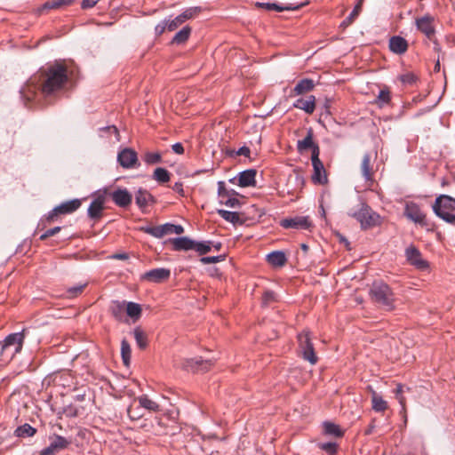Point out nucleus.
<instances>
[{"label": "nucleus", "mask_w": 455, "mask_h": 455, "mask_svg": "<svg viewBox=\"0 0 455 455\" xmlns=\"http://www.w3.org/2000/svg\"><path fill=\"white\" fill-rule=\"evenodd\" d=\"M298 342L302 357L311 364H315L317 363V356L315 353L309 331H303L298 334Z\"/></svg>", "instance_id": "obj_6"}, {"label": "nucleus", "mask_w": 455, "mask_h": 455, "mask_svg": "<svg viewBox=\"0 0 455 455\" xmlns=\"http://www.w3.org/2000/svg\"><path fill=\"white\" fill-rule=\"evenodd\" d=\"M315 147H318L317 144H315L314 141H313V131L312 129H309L307 131V136L301 140H298V143H297V149L299 153H303L304 151L307 150V149H311L312 152L314 151V148Z\"/></svg>", "instance_id": "obj_25"}, {"label": "nucleus", "mask_w": 455, "mask_h": 455, "mask_svg": "<svg viewBox=\"0 0 455 455\" xmlns=\"http://www.w3.org/2000/svg\"><path fill=\"white\" fill-rule=\"evenodd\" d=\"M236 195L228 194V196L220 198L219 201L221 204H224L230 208H237L240 206V201L235 197Z\"/></svg>", "instance_id": "obj_41"}, {"label": "nucleus", "mask_w": 455, "mask_h": 455, "mask_svg": "<svg viewBox=\"0 0 455 455\" xmlns=\"http://www.w3.org/2000/svg\"><path fill=\"white\" fill-rule=\"evenodd\" d=\"M212 247H213L216 251H220L222 247V243L220 242H212Z\"/></svg>", "instance_id": "obj_64"}, {"label": "nucleus", "mask_w": 455, "mask_h": 455, "mask_svg": "<svg viewBox=\"0 0 455 455\" xmlns=\"http://www.w3.org/2000/svg\"><path fill=\"white\" fill-rule=\"evenodd\" d=\"M213 362L212 359H202L201 357H195L187 359L183 364L184 369L193 372H204L210 370Z\"/></svg>", "instance_id": "obj_13"}, {"label": "nucleus", "mask_w": 455, "mask_h": 455, "mask_svg": "<svg viewBox=\"0 0 455 455\" xmlns=\"http://www.w3.org/2000/svg\"><path fill=\"white\" fill-rule=\"evenodd\" d=\"M133 335L137 346L141 349L146 348L148 346V337L147 334L142 331V329L140 327H136L133 330Z\"/></svg>", "instance_id": "obj_37"}, {"label": "nucleus", "mask_w": 455, "mask_h": 455, "mask_svg": "<svg viewBox=\"0 0 455 455\" xmlns=\"http://www.w3.org/2000/svg\"><path fill=\"white\" fill-rule=\"evenodd\" d=\"M109 311L115 319L123 321L125 312V301L113 300L110 304Z\"/></svg>", "instance_id": "obj_26"}, {"label": "nucleus", "mask_w": 455, "mask_h": 455, "mask_svg": "<svg viewBox=\"0 0 455 455\" xmlns=\"http://www.w3.org/2000/svg\"><path fill=\"white\" fill-rule=\"evenodd\" d=\"M141 230L156 238H162L165 235L169 234L181 235L184 233V228L181 225H175L172 223H165L156 227L147 226L141 228Z\"/></svg>", "instance_id": "obj_7"}, {"label": "nucleus", "mask_w": 455, "mask_h": 455, "mask_svg": "<svg viewBox=\"0 0 455 455\" xmlns=\"http://www.w3.org/2000/svg\"><path fill=\"white\" fill-rule=\"evenodd\" d=\"M403 84H412L416 81V76L411 73H407L400 76Z\"/></svg>", "instance_id": "obj_57"}, {"label": "nucleus", "mask_w": 455, "mask_h": 455, "mask_svg": "<svg viewBox=\"0 0 455 455\" xmlns=\"http://www.w3.org/2000/svg\"><path fill=\"white\" fill-rule=\"evenodd\" d=\"M112 259H121V260H125L129 258L128 254L125 253V252H123V253H116V254H113L111 256Z\"/></svg>", "instance_id": "obj_61"}, {"label": "nucleus", "mask_w": 455, "mask_h": 455, "mask_svg": "<svg viewBox=\"0 0 455 455\" xmlns=\"http://www.w3.org/2000/svg\"><path fill=\"white\" fill-rule=\"evenodd\" d=\"M68 80L67 67L59 61L48 65L37 76L31 77L21 87L20 98L27 107L37 102L38 89L41 94L48 97L61 90Z\"/></svg>", "instance_id": "obj_1"}, {"label": "nucleus", "mask_w": 455, "mask_h": 455, "mask_svg": "<svg viewBox=\"0 0 455 455\" xmlns=\"http://www.w3.org/2000/svg\"><path fill=\"white\" fill-rule=\"evenodd\" d=\"M80 206L81 201L79 199H73L64 202L49 212L46 216V220L48 221H52L58 215L70 214L76 212Z\"/></svg>", "instance_id": "obj_10"}, {"label": "nucleus", "mask_w": 455, "mask_h": 455, "mask_svg": "<svg viewBox=\"0 0 455 455\" xmlns=\"http://www.w3.org/2000/svg\"><path fill=\"white\" fill-rule=\"evenodd\" d=\"M200 11L199 7H190L186 9L183 12H181L179 16L180 20L184 23L188 20L193 18L198 12Z\"/></svg>", "instance_id": "obj_47"}, {"label": "nucleus", "mask_w": 455, "mask_h": 455, "mask_svg": "<svg viewBox=\"0 0 455 455\" xmlns=\"http://www.w3.org/2000/svg\"><path fill=\"white\" fill-rule=\"evenodd\" d=\"M66 411H67V415L69 417H76L77 415L76 410L73 409L71 407L68 410H67Z\"/></svg>", "instance_id": "obj_63"}, {"label": "nucleus", "mask_w": 455, "mask_h": 455, "mask_svg": "<svg viewBox=\"0 0 455 455\" xmlns=\"http://www.w3.org/2000/svg\"><path fill=\"white\" fill-rule=\"evenodd\" d=\"M407 41L399 36H394L389 39V49L396 54H403L407 51Z\"/></svg>", "instance_id": "obj_21"}, {"label": "nucleus", "mask_w": 455, "mask_h": 455, "mask_svg": "<svg viewBox=\"0 0 455 455\" xmlns=\"http://www.w3.org/2000/svg\"><path fill=\"white\" fill-rule=\"evenodd\" d=\"M323 427L325 435L335 437H341L344 435V432L340 429L339 426L332 422L325 421L323 422Z\"/></svg>", "instance_id": "obj_34"}, {"label": "nucleus", "mask_w": 455, "mask_h": 455, "mask_svg": "<svg viewBox=\"0 0 455 455\" xmlns=\"http://www.w3.org/2000/svg\"><path fill=\"white\" fill-rule=\"evenodd\" d=\"M256 170L247 169L239 172L237 176V185L241 188L254 187L256 185ZM236 178L231 179L229 181L234 183Z\"/></svg>", "instance_id": "obj_16"}, {"label": "nucleus", "mask_w": 455, "mask_h": 455, "mask_svg": "<svg viewBox=\"0 0 455 455\" xmlns=\"http://www.w3.org/2000/svg\"><path fill=\"white\" fill-rule=\"evenodd\" d=\"M153 178L159 183H166L170 180V172L163 167H158L155 170Z\"/></svg>", "instance_id": "obj_40"}, {"label": "nucleus", "mask_w": 455, "mask_h": 455, "mask_svg": "<svg viewBox=\"0 0 455 455\" xmlns=\"http://www.w3.org/2000/svg\"><path fill=\"white\" fill-rule=\"evenodd\" d=\"M320 148L319 147H315L311 155V161L314 169V174L312 175V180L315 183L323 184L327 181V177L325 174V170L322 161L319 158Z\"/></svg>", "instance_id": "obj_8"}, {"label": "nucleus", "mask_w": 455, "mask_h": 455, "mask_svg": "<svg viewBox=\"0 0 455 455\" xmlns=\"http://www.w3.org/2000/svg\"><path fill=\"white\" fill-rule=\"evenodd\" d=\"M170 241L172 243L173 250L178 251L194 250L196 245V241L188 236L175 237Z\"/></svg>", "instance_id": "obj_20"}, {"label": "nucleus", "mask_w": 455, "mask_h": 455, "mask_svg": "<svg viewBox=\"0 0 455 455\" xmlns=\"http://www.w3.org/2000/svg\"><path fill=\"white\" fill-rule=\"evenodd\" d=\"M404 215L411 221L418 224L425 223V214L420 210V207L413 203H407L404 209Z\"/></svg>", "instance_id": "obj_17"}, {"label": "nucleus", "mask_w": 455, "mask_h": 455, "mask_svg": "<svg viewBox=\"0 0 455 455\" xmlns=\"http://www.w3.org/2000/svg\"><path fill=\"white\" fill-rule=\"evenodd\" d=\"M121 355L124 365L128 366L131 361L132 349L126 339H123L121 342Z\"/></svg>", "instance_id": "obj_39"}, {"label": "nucleus", "mask_w": 455, "mask_h": 455, "mask_svg": "<svg viewBox=\"0 0 455 455\" xmlns=\"http://www.w3.org/2000/svg\"><path fill=\"white\" fill-rule=\"evenodd\" d=\"M173 190L180 193V192H183V186H182V183L180 182H176L173 186Z\"/></svg>", "instance_id": "obj_62"}, {"label": "nucleus", "mask_w": 455, "mask_h": 455, "mask_svg": "<svg viewBox=\"0 0 455 455\" xmlns=\"http://www.w3.org/2000/svg\"><path fill=\"white\" fill-rule=\"evenodd\" d=\"M171 275V271L168 268L159 267L154 268L146 272L142 278L153 283H161L167 280Z\"/></svg>", "instance_id": "obj_18"}, {"label": "nucleus", "mask_w": 455, "mask_h": 455, "mask_svg": "<svg viewBox=\"0 0 455 455\" xmlns=\"http://www.w3.org/2000/svg\"><path fill=\"white\" fill-rule=\"evenodd\" d=\"M267 262L275 267H283L287 261L286 255L283 251H272L267 256Z\"/></svg>", "instance_id": "obj_28"}, {"label": "nucleus", "mask_w": 455, "mask_h": 455, "mask_svg": "<svg viewBox=\"0 0 455 455\" xmlns=\"http://www.w3.org/2000/svg\"><path fill=\"white\" fill-rule=\"evenodd\" d=\"M200 11L199 7H190L186 9L183 12H181L179 16L180 20L184 23L188 20L193 18L198 12Z\"/></svg>", "instance_id": "obj_48"}, {"label": "nucleus", "mask_w": 455, "mask_h": 455, "mask_svg": "<svg viewBox=\"0 0 455 455\" xmlns=\"http://www.w3.org/2000/svg\"><path fill=\"white\" fill-rule=\"evenodd\" d=\"M228 194L237 195V193L234 189L228 190L226 188V185H225L224 181H219L218 182V197H219V199L223 198V196H228Z\"/></svg>", "instance_id": "obj_52"}, {"label": "nucleus", "mask_w": 455, "mask_h": 455, "mask_svg": "<svg viewBox=\"0 0 455 455\" xmlns=\"http://www.w3.org/2000/svg\"><path fill=\"white\" fill-rule=\"evenodd\" d=\"M363 2V0H358L353 11H351V13L342 21L341 26L348 27L353 23L355 19L359 15L361 12Z\"/></svg>", "instance_id": "obj_38"}, {"label": "nucleus", "mask_w": 455, "mask_h": 455, "mask_svg": "<svg viewBox=\"0 0 455 455\" xmlns=\"http://www.w3.org/2000/svg\"><path fill=\"white\" fill-rule=\"evenodd\" d=\"M86 285H87V283H81V284H77V285L69 287L67 290V297L69 299L77 297L79 294H81L83 292V291L86 287Z\"/></svg>", "instance_id": "obj_49"}, {"label": "nucleus", "mask_w": 455, "mask_h": 455, "mask_svg": "<svg viewBox=\"0 0 455 455\" xmlns=\"http://www.w3.org/2000/svg\"><path fill=\"white\" fill-rule=\"evenodd\" d=\"M250 153H251L250 148L246 146H243L235 152V155L249 157Z\"/></svg>", "instance_id": "obj_59"}, {"label": "nucleus", "mask_w": 455, "mask_h": 455, "mask_svg": "<svg viewBox=\"0 0 455 455\" xmlns=\"http://www.w3.org/2000/svg\"><path fill=\"white\" fill-rule=\"evenodd\" d=\"M191 34V28L189 26H185L179 32L175 34L172 40V44H182L188 41Z\"/></svg>", "instance_id": "obj_32"}, {"label": "nucleus", "mask_w": 455, "mask_h": 455, "mask_svg": "<svg viewBox=\"0 0 455 455\" xmlns=\"http://www.w3.org/2000/svg\"><path fill=\"white\" fill-rule=\"evenodd\" d=\"M14 433L16 436L25 438L33 436L36 433V429L29 424L25 423L22 426L18 427Z\"/></svg>", "instance_id": "obj_36"}, {"label": "nucleus", "mask_w": 455, "mask_h": 455, "mask_svg": "<svg viewBox=\"0 0 455 455\" xmlns=\"http://www.w3.org/2000/svg\"><path fill=\"white\" fill-rule=\"evenodd\" d=\"M370 163H371V156L369 153H366L363 155V157L362 160V164H361L362 175L363 176V178L366 180H371V176H372L371 169L370 167Z\"/></svg>", "instance_id": "obj_35"}, {"label": "nucleus", "mask_w": 455, "mask_h": 455, "mask_svg": "<svg viewBox=\"0 0 455 455\" xmlns=\"http://www.w3.org/2000/svg\"><path fill=\"white\" fill-rule=\"evenodd\" d=\"M225 259V255L219 256H204L200 259L203 264H213L218 263Z\"/></svg>", "instance_id": "obj_53"}, {"label": "nucleus", "mask_w": 455, "mask_h": 455, "mask_svg": "<svg viewBox=\"0 0 455 455\" xmlns=\"http://www.w3.org/2000/svg\"><path fill=\"white\" fill-rule=\"evenodd\" d=\"M74 0H52L44 3V9H58L62 6L70 5Z\"/></svg>", "instance_id": "obj_42"}, {"label": "nucleus", "mask_w": 455, "mask_h": 455, "mask_svg": "<svg viewBox=\"0 0 455 455\" xmlns=\"http://www.w3.org/2000/svg\"><path fill=\"white\" fill-rule=\"evenodd\" d=\"M117 162L124 169H132L140 166L138 155L131 148H123L118 152Z\"/></svg>", "instance_id": "obj_11"}, {"label": "nucleus", "mask_w": 455, "mask_h": 455, "mask_svg": "<svg viewBox=\"0 0 455 455\" xmlns=\"http://www.w3.org/2000/svg\"><path fill=\"white\" fill-rule=\"evenodd\" d=\"M434 212L447 222L455 220V199L446 196H439L433 205Z\"/></svg>", "instance_id": "obj_5"}, {"label": "nucleus", "mask_w": 455, "mask_h": 455, "mask_svg": "<svg viewBox=\"0 0 455 455\" xmlns=\"http://www.w3.org/2000/svg\"><path fill=\"white\" fill-rule=\"evenodd\" d=\"M60 229H61L60 227H55V228H50V229L46 230L44 233H43L40 235V240L41 241L46 240L48 237L52 236V235L58 234L60 231Z\"/></svg>", "instance_id": "obj_56"}, {"label": "nucleus", "mask_w": 455, "mask_h": 455, "mask_svg": "<svg viewBox=\"0 0 455 455\" xmlns=\"http://www.w3.org/2000/svg\"><path fill=\"white\" fill-rule=\"evenodd\" d=\"M319 448L329 455H334L337 452L338 445L336 443L329 442V443H319Z\"/></svg>", "instance_id": "obj_51"}, {"label": "nucleus", "mask_w": 455, "mask_h": 455, "mask_svg": "<svg viewBox=\"0 0 455 455\" xmlns=\"http://www.w3.org/2000/svg\"><path fill=\"white\" fill-rule=\"evenodd\" d=\"M113 202L119 207L126 208L132 204V196L125 188H118L111 193Z\"/></svg>", "instance_id": "obj_19"}, {"label": "nucleus", "mask_w": 455, "mask_h": 455, "mask_svg": "<svg viewBox=\"0 0 455 455\" xmlns=\"http://www.w3.org/2000/svg\"><path fill=\"white\" fill-rule=\"evenodd\" d=\"M405 257L411 265L419 270H426L429 267L428 262L422 258L421 252L414 245L406 248Z\"/></svg>", "instance_id": "obj_12"}, {"label": "nucleus", "mask_w": 455, "mask_h": 455, "mask_svg": "<svg viewBox=\"0 0 455 455\" xmlns=\"http://www.w3.org/2000/svg\"><path fill=\"white\" fill-rule=\"evenodd\" d=\"M100 0H83L81 4L82 9H89L96 5Z\"/></svg>", "instance_id": "obj_58"}, {"label": "nucleus", "mask_w": 455, "mask_h": 455, "mask_svg": "<svg viewBox=\"0 0 455 455\" xmlns=\"http://www.w3.org/2000/svg\"><path fill=\"white\" fill-rule=\"evenodd\" d=\"M217 213L226 221L233 225H243V220H241L239 213L236 212H230L223 209H218Z\"/></svg>", "instance_id": "obj_27"}, {"label": "nucleus", "mask_w": 455, "mask_h": 455, "mask_svg": "<svg viewBox=\"0 0 455 455\" xmlns=\"http://www.w3.org/2000/svg\"><path fill=\"white\" fill-rule=\"evenodd\" d=\"M25 335L24 331L9 334L3 341L0 342V355L4 361H11L14 355L22 349Z\"/></svg>", "instance_id": "obj_3"}, {"label": "nucleus", "mask_w": 455, "mask_h": 455, "mask_svg": "<svg viewBox=\"0 0 455 455\" xmlns=\"http://www.w3.org/2000/svg\"><path fill=\"white\" fill-rule=\"evenodd\" d=\"M403 385L397 384L395 389L394 390L395 398L398 400L399 403L401 404V412L405 413V398L403 395Z\"/></svg>", "instance_id": "obj_46"}, {"label": "nucleus", "mask_w": 455, "mask_h": 455, "mask_svg": "<svg viewBox=\"0 0 455 455\" xmlns=\"http://www.w3.org/2000/svg\"><path fill=\"white\" fill-rule=\"evenodd\" d=\"M371 299L386 310L395 308V294L388 284L384 282H374L370 289Z\"/></svg>", "instance_id": "obj_2"}, {"label": "nucleus", "mask_w": 455, "mask_h": 455, "mask_svg": "<svg viewBox=\"0 0 455 455\" xmlns=\"http://www.w3.org/2000/svg\"><path fill=\"white\" fill-rule=\"evenodd\" d=\"M434 17L430 15H425L416 20V27L417 28L423 33L429 40L434 41L435 49L438 50V44L435 42V29L434 27Z\"/></svg>", "instance_id": "obj_9"}, {"label": "nucleus", "mask_w": 455, "mask_h": 455, "mask_svg": "<svg viewBox=\"0 0 455 455\" xmlns=\"http://www.w3.org/2000/svg\"><path fill=\"white\" fill-rule=\"evenodd\" d=\"M143 160L148 164H156L161 163L162 156L158 152H147L143 156Z\"/></svg>", "instance_id": "obj_45"}, {"label": "nucleus", "mask_w": 455, "mask_h": 455, "mask_svg": "<svg viewBox=\"0 0 455 455\" xmlns=\"http://www.w3.org/2000/svg\"><path fill=\"white\" fill-rule=\"evenodd\" d=\"M104 198L99 196L92 200L88 208V216L92 220H99L102 215V211L104 209Z\"/></svg>", "instance_id": "obj_22"}, {"label": "nucleus", "mask_w": 455, "mask_h": 455, "mask_svg": "<svg viewBox=\"0 0 455 455\" xmlns=\"http://www.w3.org/2000/svg\"><path fill=\"white\" fill-rule=\"evenodd\" d=\"M280 225L283 228L308 229L311 222L307 216H296L282 220Z\"/></svg>", "instance_id": "obj_14"}, {"label": "nucleus", "mask_w": 455, "mask_h": 455, "mask_svg": "<svg viewBox=\"0 0 455 455\" xmlns=\"http://www.w3.org/2000/svg\"><path fill=\"white\" fill-rule=\"evenodd\" d=\"M391 97L388 90H381L378 95L376 102L379 107L390 102Z\"/></svg>", "instance_id": "obj_50"}, {"label": "nucleus", "mask_w": 455, "mask_h": 455, "mask_svg": "<svg viewBox=\"0 0 455 455\" xmlns=\"http://www.w3.org/2000/svg\"><path fill=\"white\" fill-rule=\"evenodd\" d=\"M293 108L301 109L305 111L307 114H312L315 109V97L313 95H310L307 100H304L302 98L298 99L293 103Z\"/></svg>", "instance_id": "obj_23"}, {"label": "nucleus", "mask_w": 455, "mask_h": 455, "mask_svg": "<svg viewBox=\"0 0 455 455\" xmlns=\"http://www.w3.org/2000/svg\"><path fill=\"white\" fill-rule=\"evenodd\" d=\"M172 149L174 153L181 155L184 153L183 145L180 142H177L172 146Z\"/></svg>", "instance_id": "obj_60"}, {"label": "nucleus", "mask_w": 455, "mask_h": 455, "mask_svg": "<svg viewBox=\"0 0 455 455\" xmlns=\"http://www.w3.org/2000/svg\"><path fill=\"white\" fill-rule=\"evenodd\" d=\"M168 25H169V31H173L176 28H178L182 23V21L180 20L179 16H176L175 18H168Z\"/></svg>", "instance_id": "obj_55"}, {"label": "nucleus", "mask_w": 455, "mask_h": 455, "mask_svg": "<svg viewBox=\"0 0 455 455\" xmlns=\"http://www.w3.org/2000/svg\"><path fill=\"white\" fill-rule=\"evenodd\" d=\"M141 307L140 304L135 302H125V312L128 316L132 318L134 321L138 320L141 315Z\"/></svg>", "instance_id": "obj_33"}, {"label": "nucleus", "mask_w": 455, "mask_h": 455, "mask_svg": "<svg viewBox=\"0 0 455 455\" xmlns=\"http://www.w3.org/2000/svg\"><path fill=\"white\" fill-rule=\"evenodd\" d=\"M154 202L153 196L145 189L140 188L135 195V203L139 208L143 209Z\"/></svg>", "instance_id": "obj_24"}, {"label": "nucleus", "mask_w": 455, "mask_h": 455, "mask_svg": "<svg viewBox=\"0 0 455 455\" xmlns=\"http://www.w3.org/2000/svg\"><path fill=\"white\" fill-rule=\"evenodd\" d=\"M255 5L258 7H260V8H264L268 11H276V12L291 11V10H296L299 8L298 5H293V4H288L285 6H282L275 3H261V2H257L255 4Z\"/></svg>", "instance_id": "obj_30"}, {"label": "nucleus", "mask_w": 455, "mask_h": 455, "mask_svg": "<svg viewBox=\"0 0 455 455\" xmlns=\"http://www.w3.org/2000/svg\"><path fill=\"white\" fill-rule=\"evenodd\" d=\"M387 407V402L380 395L373 394L372 409L376 411H384Z\"/></svg>", "instance_id": "obj_43"}, {"label": "nucleus", "mask_w": 455, "mask_h": 455, "mask_svg": "<svg viewBox=\"0 0 455 455\" xmlns=\"http://www.w3.org/2000/svg\"><path fill=\"white\" fill-rule=\"evenodd\" d=\"M315 87V83L312 79L305 78L300 81L295 85L293 88V92L296 95L304 94L306 92H311Z\"/></svg>", "instance_id": "obj_29"}, {"label": "nucleus", "mask_w": 455, "mask_h": 455, "mask_svg": "<svg viewBox=\"0 0 455 455\" xmlns=\"http://www.w3.org/2000/svg\"><path fill=\"white\" fill-rule=\"evenodd\" d=\"M348 214L360 222L363 229L376 227L381 223L380 216L364 203L360 204L358 211H351Z\"/></svg>", "instance_id": "obj_4"}, {"label": "nucleus", "mask_w": 455, "mask_h": 455, "mask_svg": "<svg viewBox=\"0 0 455 455\" xmlns=\"http://www.w3.org/2000/svg\"><path fill=\"white\" fill-rule=\"evenodd\" d=\"M138 402H139V404L140 407L149 411H152V412H157L160 411V406L159 404L151 400L148 395H140L137 398Z\"/></svg>", "instance_id": "obj_31"}, {"label": "nucleus", "mask_w": 455, "mask_h": 455, "mask_svg": "<svg viewBox=\"0 0 455 455\" xmlns=\"http://www.w3.org/2000/svg\"><path fill=\"white\" fill-rule=\"evenodd\" d=\"M167 19L162 20L155 27V33L156 36H161L166 29L169 30V25H168Z\"/></svg>", "instance_id": "obj_54"}, {"label": "nucleus", "mask_w": 455, "mask_h": 455, "mask_svg": "<svg viewBox=\"0 0 455 455\" xmlns=\"http://www.w3.org/2000/svg\"><path fill=\"white\" fill-rule=\"evenodd\" d=\"M70 444V441L61 435H55L51 443L41 450L39 455H55L59 451L66 449Z\"/></svg>", "instance_id": "obj_15"}, {"label": "nucleus", "mask_w": 455, "mask_h": 455, "mask_svg": "<svg viewBox=\"0 0 455 455\" xmlns=\"http://www.w3.org/2000/svg\"><path fill=\"white\" fill-rule=\"evenodd\" d=\"M212 243L211 241H203V242H196V245L194 247V250L197 251L200 255H204L211 251L212 250Z\"/></svg>", "instance_id": "obj_44"}]
</instances>
